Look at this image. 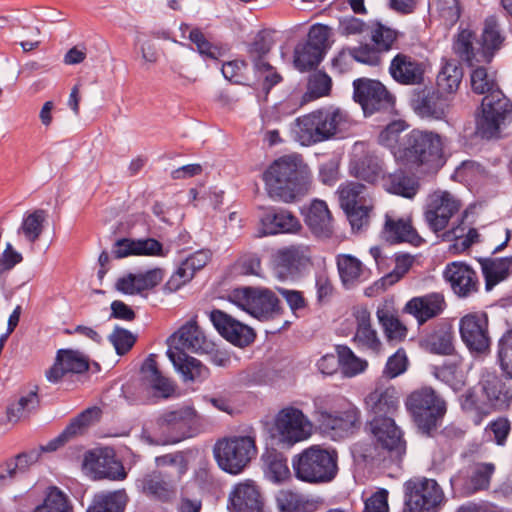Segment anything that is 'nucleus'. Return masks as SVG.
<instances>
[{
	"instance_id": "obj_62",
	"label": "nucleus",
	"mask_w": 512,
	"mask_h": 512,
	"mask_svg": "<svg viewBox=\"0 0 512 512\" xmlns=\"http://www.w3.org/2000/svg\"><path fill=\"white\" fill-rule=\"evenodd\" d=\"M497 359L501 370L512 379V329L507 330L498 340Z\"/></svg>"
},
{
	"instance_id": "obj_25",
	"label": "nucleus",
	"mask_w": 512,
	"mask_h": 512,
	"mask_svg": "<svg viewBox=\"0 0 512 512\" xmlns=\"http://www.w3.org/2000/svg\"><path fill=\"white\" fill-rule=\"evenodd\" d=\"M353 316L356 322V331L353 336L355 346L361 351L378 355L382 350V342L377 331L372 327L369 310L365 306H356L353 308Z\"/></svg>"
},
{
	"instance_id": "obj_4",
	"label": "nucleus",
	"mask_w": 512,
	"mask_h": 512,
	"mask_svg": "<svg viewBox=\"0 0 512 512\" xmlns=\"http://www.w3.org/2000/svg\"><path fill=\"white\" fill-rule=\"evenodd\" d=\"M394 152L395 161L424 174H436L445 164L442 136L432 130L412 129Z\"/></svg>"
},
{
	"instance_id": "obj_13",
	"label": "nucleus",
	"mask_w": 512,
	"mask_h": 512,
	"mask_svg": "<svg viewBox=\"0 0 512 512\" xmlns=\"http://www.w3.org/2000/svg\"><path fill=\"white\" fill-rule=\"evenodd\" d=\"M170 253L196 256L203 253V250L191 251V248L182 247L179 241H170L168 244H164L152 237L119 238L115 240L111 250L112 256H166Z\"/></svg>"
},
{
	"instance_id": "obj_15",
	"label": "nucleus",
	"mask_w": 512,
	"mask_h": 512,
	"mask_svg": "<svg viewBox=\"0 0 512 512\" xmlns=\"http://www.w3.org/2000/svg\"><path fill=\"white\" fill-rule=\"evenodd\" d=\"M331 29L322 23L313 24L303 43H298L294 49V66L300 72L317 68L330 49L329 37Z\"/></svg>"
},
{
	"instance_id": "obj_20",
	"label": "nucleus",
	"mask_w": 512,
	"mask_h": 512,
	"mask_svg": "<svg viewBox=\"0 0 512 512\" xmlns=\"http://www.w3.org/2000/svg\"><path fill=\"white\" fill-rule=\"evenodd\" d=\"M300 213L309 231L318 239L331 238L334 233L333 217L324 200L314 198L301 207Z\"/></svg>"
},
{
	"instance_id": "obj_32",
	"label": "nucleus",
	"mask_w": 512,
	"mask_h": 512,
	"mask_svg": "<svg viewBox=\"0 0 512 512\" xmlns=\"http://www.w3.org/2000/svg\"><path fill=\"white\" fill-rule=\"evenodd\" d=\"M389 73L401 85H420L424 81L425 65L410 55L398 53L391 60Z\"/></svg>"
},
{
	"instance_id": "obj_61",
	"label": "nucleus",
	"mask_w": 512,
	"mask_h": 512,
	"mask_svg": "<svg viewBox=\"0 0 512 512\" xmlns=\"http://www.w3.org/2000/svg\"><path fill=\"white\" fill-rule=\"evenodd\" d=\"M337 267L344 285L353 284L366 274V268L359 258H338Z\"/></svg>"
},
{
	"instance_id": "obj_49",
	"label": "nucleus",
	"mask_w": 512,
	"mask_h": 512,
	"mask_svg": "<svg viewBox=\"0 0 512 512\" xmlns=\"http://www.w3.org/2000/svg\"><path fill=\"white\" fill-rule=\"evenodd\" d=\"M39 402L36 387L35 390L28 392L26 395L21 396L16 402L8 405L6 410L8 421L16 423L29 417L31 413L38 409Z\"/></svg>"
},
{
	"instance_id": "obj_46",
	"label": "nucleus",
	"mask_w": 512,
	"mask_h": 512,
	"mask_svg": "<svg viewBox=\"0 0 512 512\" xmlns=\"http://www.w3.org/2000/svg\"><path fill=\"white\" fill-rule=\"evenodd\" d=\"M127 500L124 490L101 492L94 496L87 512H124Z\"/></svg>"
},
{
	"instance_id": "obj_6",
	"label": "nucleus",
	"mask_w": 512,
	"mask_h": 512,
	"mask_svg": "<svg viewBox=\"0 0 512 512\" xmlns=\"http://www.w3.org/2000/svg\"><path fill=\"white\" fill-rule=\"evenodd\" d=\"M314 416L322 434L342 440L360 428V410L341 396L320 395L314 398Z\"/></svg>"
},
{
	"instance_id": "obj_19",
	"label": "nucleus",
	"mask_w": 512,
	"mask_h": 512,
	"mask_svg": "<svg viewBox=\"0 0 512 512\" xmlns=\"http://www.w3.org/2000/svg\"><path fill=\"white\" fill-rule=\"evenodd\" d=\"M302 229L299 219L290 211L278 207L261 208L259 237L283 233H297Z\"/></svg>"
},
{
	"instance_id": "obj_14",
	"label": "nucleus",
	"mask_w": 512,
	"mask_h": 512,
	"mask_svg": "<svg viewBox=\"0 0 512 512\" xmlns=\"http://www.w3.org/2000/svg\"><path fill=\"white\" fill-rule=\"evenodd\" d=\"M353 99L365 117L377 112L391 113L395 108V96L377 79L357 78L353 81Z\"/></svg>"
},
{
	"instance_id": "obj_8",
	"label": "nucleus",
	"mask_w": 512,
	"mask_h": 512,
	"mask_svg": "<svg viewBox=\"0 0 512 512\" xmlns=\"http://www.w3.org/2000/svg\"><path fill=\"white\" fill-rule=\"evenodd\" d=\"M227 300L260 321L274 319L282 313L279 298L266 287L234 288L228 293Z\"/></svg>"
},
{
	"instance_id": "obj_18",
	"label": "nucleus",
	"mask_w": 512,
	"mask_h": 512,
	"mask_svg": "<svg viewBox=\"0 0 512 512\" xmlns=\"http://www.w3.org/2000/svg\"><path fill=\"white\" fill-rule=\"evenodd\" d=\"M274 430V436L278 443L283 447L290 448L311 436L312 423L301 410L286 407L278 412Z\"/></svg>"
},
{
	"instance_id": "obj_58",
	"label": "nucleus",
	"mask_w": 512,
	"mask_h": 512,
	"mask_svg": "<svg viewBox=\"0 0 512 512\" xmlns=\"http://www.w3.org/2000/svg\"><path fill=\"white\" fill-rule=\"evenodd\" d=\"M332 89V79L324 71H317L310 75L308 80V92L303 95L301 104L309 99H317L330 94Z\"/></svg>"
},
{
	"instance_id": "obj_26",
	"label": "nucleus",
	"mask_w": 512,
	"mask_h": 512,
	"mask_svg": "<svg viewBox=\"0 0 512 512\" xmlns=\"http://www.w3.org/2000/svg\"><path fill=\"white\" fill-rule=\"evenodd\" d=\"M443 274L452 291L459 298L470 297L479 289L476 272L464 262L455 261L448 264Z\"/></svg>"
},
{
	"instance_id": "obj_50",
	"label": "nucleus",
	"mask_w": 512,
	"mask_h": 512,
	"mask_svg": "<svg viewBox=\"0 0 512 512\" xmlns=\"http://www.w3.org/2000/svg\"><path fill=\"white\" fill-rule=\"evenodd\" d=\"M47 218V212L43 209H36L32 212H26L22 223L17 230L18 235H23L29 243H34L43 232L44 222Z\"/></svg>"
},
{
	"instance_id": "obj_21",
	"label": "nucleus",
	"mask_w": 512,
	"mask_h": 512,
	"mask_svg": "<svg viewBox=\"0 0 512 512\" xmlns=\"http://www.w3.org/2000/svg\"><path fill=\"white\" fill-rule=\"evenodd\" d=\"M370 429L377 443L386 449L392 457L400 458L406 451L402 431L391 417L372 418Z\"/></svg>"
},
{
	"instance_id": "obj_27",
	"label": "nucleus",
	"mask_w": 512,
	"mask_h": 512,
	"mask_svg": "<svg viewBox=\"0 0 512 512\" xmlns=\"http://www.w3.org/2000/svg\"><path fill=\"white\" fill-rule=\"evenodd\" d=\"M210 320L217 331L235 345H248L255 338V333L252 328L242 324L221 310H213L210 313Z\"/></svg>"
},
{
	"instance_id": "obj_44",
	"label": "nucleus",
	"mask_w": 512,
	"mask_h": 512,
	"mask_svg": "<svg viewBox=\"0 0 512 512\" xmlns=\"http://www.w3.org/2000/svg\"><path fill=\"white\" fill-rule=\"evenodd\" d=\"M206 265L204 258H185L171 275L164 286V290L175 292L188 283L197 270Z\"/></svg>"
},
{
	"instance_id": "obj_42",
	"label": "nucleus",
	"mask_w": 512,
	"mask_h": 512,
	"mask_svg": "<svg viewBox=\"0 0 512 512\" xmlns=\"http://www.w3.org/2000/svg\"><path fill=\"white\" fill-rule=\"evenodd\" d=\"M486 290H491L512 273V258H480Z\"/></svg>"
},
{
	"instance_id": "obj_22",
	"label": "nucleus",
	"mask_w": 512,
	"mask_h": 512,
	"mask_svg": "<svg viewBox=\"0 0 512 512\" xmlns=\"http://www.w3.org/2000/svg\"><path fill=\"white\" fill-rule=\"evenodd\" d=\"M179 481L168 473L153 471L139 478L136 481V486L141 493L150 499L169 502L177 495Z\"/></svg>"
},
{
	"instance_id": "obj_23",
	"label": "nucleus",
	"mask_w": 512,
	"mask_h": 512,
	"mask_svg": "<svg viewBox=\"0 0 512 512\" xmlns=\"http://www.w3.org/2000/svg\"><path fill=\"white\" fill-rule=\"evenodd\" d=\"M88 368L89 362L85 355L72 349H60L57 351L53 365L45 372V376L49 382L58 383L64 377L84 373Z\"/></svg>"
},
{
	"instance_id": "obj_48",
	"label": "nucleus",
	"mask_w": 512,
	"mask_h": 512,
	"mask_svg": "<svg viewBox=\"0 0 512 512\" xmlns=\"http://www.w3.org/2000/svg\"><path fill=\"white\" fill-rule=\"evenodd\" d=\"M381 165L377 158L372 156H363L352 160L349 164V173L351 176L373 184L378 181L381 173Z\"/></svg>"
},
{
	"instance_id": "obj_53",
	"label": "nucleus",
	"mask_w": 512,
	"mask_h": 512,
	"mask_svg": "<svg viewBox=\"0 0 512 512\" xmlns=\"http://www.w3.org/2000/svg\"><path fill=\"white\" fill-rule=\"evenodd\" d=\"M475 37V33L469 29H462L458 35L457 39L454 41L453 49L454 52L466 62L469 67H474L475 63H480L483 60L479 59L477 56L480 55L478 51L476 52L473 47V39Z\"/></svg>"
},
{
	"instance_id": "obj_3",
	"label": "nucleus",
	"mask_w": 512,
	"mask_h": 512,
	"mask_svg": "<svg viewBox=\"0 0 512 512\" xmlns=\"http://www.w3.org/2000/svg\"><path fill=\"white\" fill-rule=\"evenodd\" d=\"M308 165L299 154L274 160L263 173L268 196L274 201L293 203L308 194L312 183Z\"/></svg>"
},
{
	"instance_id": "obj_54",
	"label": "nucleus",
	"mask_w": 512,
	"mask_h": 512,
	"mask_svg": "<svg viewBox=\"0 0 512 512\" xmlns=\"http://www.w3.org/2000/svg\"><path fill=\"white\" fill-rule=\"evenodd\" d=\"M435 377L448 385L454 392L461 391L466 385V377L459 364L447 362L435 367Z\"/></svg>"
},
{
	"instance_id": "obj_29",
	"label": "nucleus",
	"mask_w": 512,
	"mask_h": 512,
	"mask_svg": "<svg viewBox=\"0 0 512 512\" xmlns=\"http://www.w3.org/2000/svg\"><path fill=\"white\" fill-rule=\"evenodd\" d=\"M231 512H266L260 491L251 480L240 482L229 494Z\"/></svg>"
},
{
	"instance_id": "obj_64",
	"label": "nucleus",
	"mask_w": 512,
	"mask_h": 512,
	"mask_svg": "<svg viewBox=\"0 0 512 512\" xmlns=\"http://www.w3.org/2000/svg\"><path fill=\"white\" fill-rule=\"evenodd\" d=\"M366 186L360 182L351 181L339 188V205L341 208L354 207L362 205L360 203L361 194Z\"/></svg>"
},
{
	"instance_id": "obj_57",
	"label": "nucleus",
	"mask_w": 512,
	"mask_h": 512,
	"mask_svg": "<svg viewBox=\"0 0 512 512\" xmlns=\"http://www.w3.org/2000/svg\"><path fill=\"white\" fill-rule=\"evenodd\" d=\"M73 508L67 496L56 487L49 491L41 505L35 507L34 512H72Z\"/></svg>"
},
{
	"instance_id": "obj_2",
	"label": "nucleus",
	"mask_w": 512,
	"mask_h": 512,
	"mask_svg": "<svg viewBox=\"0 0 512 512\" xmlns=\"http://www.w3.org/2000/svg\"><path fill=\"white\" fill-rule=\"evenodd\" d=\"M472 91L485 95L481 102V114L476 116L475 133L482 139L498 138L501 127L512 121V102L491 78L485 67H476L470 75Z\"/></svg>"
},
{
	"instance_id": "obj_51",
	"label": "nucleus",
	"mask_w": 512,
	"mask_h": 512,
	"mask_svg": "<svg viewBox=\"0 0 512 512\" xmlns=\"http://www.w3.org/2000/svg\"><path fill=\"white\" fill-rule=\"evenodd\" d=\"M280 512H311L314 505L304 495L283 489L276 496Z\"/></svg>"
},
{
	"instance_id": "obj_45",
	"label": "nucleus",
	"mask_w": 512,
	"mask_h": 512,
	"mask_svg": "<svg viewBox=\"0 0 512 512\" xmlns=\"http://www.w3.org/2000/svg\"><path fill=\"white\" fill-rule=\"evenodd\" d=\"M386 186V190L389 193L407 199L414 198L420 188L419 181L416 178L409 176L402 169H398L388 175L386 179Z\"/></svg>"
},
{
	"instance_id": "obj_40",
	"label": "nucleus",
	"mask_w": 512,
	"mask_h": 512,
	"mask_svg": "<svg viewBox=\"0 0 512 512\" xmlns=\"http://www.w3.org/2000/svg\"><path fill=\"white\" fill-rule=\"evenodd\" d=\"M309 258H272L274 276L281 281H295L310 271Z\"/></svg>"
},
{
	"instance_id": "obj_59",
	"label": "nucleus",
	"mask_w": 512,
	"mask_h": 512,
	"mask_svg": "<svg viewBox=\"0 0 512 512\" xmlns=\"http://www.w3.org/2000/svg\"><path fill=\"white\" fill-rule=\"evenodd\" d=\"M408 127V124L404 120H393L388 123L379 133L378 143L388 148L394 155V152L398 149L399 142L401 141L400 133Z\"/></svg>"
},
{
	"instance_id": "obj_43",
	"label": "nucleus",
	"mask_w": 512,
	"mask_h": 512,
	"mask_svg": "<svg viewBox=\"0 0 512 512\" xmlns=\"http://www.w3.org/2000/svg\"><path fill=\"white\" fill-rule=\"evenodd\" d=\"M503 41L504 37L500 33L496 17L489 16L485 20L481 35V47L478 49L482 60L490 63L494 57V52L500 49Z\"/></svg>"
},
{
	"instance_id": "obj_41",
	"label": "nucleus",
	"mask_w": 512,
	"mask_h": 512,
	"mask_svg": "<svg viewBox=\"0 0 512 512\" xmlns=\"http://www.w3.org/2000/svg\"><path fill=\"white\" fill-rule=\"evenodd\" d=\"M40 451L34 449L19 454L15 459L0 465V488L9 485L13 480L20 478L28 467L38 461Z\"/></svg>"
},
{
	"instance_id": "obj_37",
	"label": "nucleus",
	"mask_w": 512,
	"mask_h": 512,
	"mask_svg": "<svg viewBox=\"0 0 512 512\" xmlns=\"http://www.w3.org/2000/svg\"><path fill=\"white\" fill-rule=\"evenodd\" d=\"M162 279L163 272L159 268L145 273H128L117 279L115 288L125 295H137L154 288Z\"/></svg>"
},
{
	"instance_id": "obj_38",
	"label": "nucleus",
	"mask_w": 512,
	"mask_h": 512,
	"mask_svg": "<svg viewBox=\"0 0 512 512\" xmlns=\"http://www.w3.org/2000/svg\"><path fill=\"white\" fill-rule=\"evenodd\" d=\"M453 342L452 328L446 324H439L419 340V345L432 354L451 355L454 352Z\"/></svg>"
},
{
	"instance_id": "obj_30",
	"label": "nucleus",
	"mask_w": 512,
	"mask_h": 512,
	"mask_svg": "<svg viewBox=\"0 0 512 512\" xmlns=\"http://www.w3.org/2000/svg\"><path fill=\"white\" fill-rule=\"evenodd\" d=\"M155 358L154 354H150L143 362L140 371L141 383L154 396L168 399L175 394L176 386L173 381L160 372Z\"/></svg>"
},
{
	"instance_id": "obj_60",
	"label": "nucleus",
	"mask_w": 512,
	"mask_h": 512,
	"mask_svg": "<svg viewBox=\"0 0 512 512\" xmlns=\"http://www.w3.org/2000/svg\"><path fill=\"white\" fill-rule=\"evenodd\" d=\"M263 459L266 466V474L271 481L279 483L289 478L290 470L283 455L277 452H270Z\"/></svg>"
},
{
	"instance_id": "obj_17",
	"label": "nucleus",
	"mask_w": 512,
	"mask_h": 512,
	"mask_svg": "<svg viewBox=\"0 0 512 512\" xmlns=\"http://www.w3.org/2000/svg\"><path fill=\"white\" fill-rule=\"evenodd\" d=\"M195 419L196 411L190 406L165 411L156 420V426L163 435V439L153 441L147 437V440L150 444L156 445L178 443L192 436Z\"/></svg>"
},
{
	"instance_id": "obj_11",
	"label": "nucleus",
	"mask_w": 512,
	"mask_h": 512,
	"mask_svg": "<svg viewBox=\"0 0 512 512\" xmlns=\"http://www.w3.org/2000/svg\"><path fill=\"white\" fill-rule=\"evenodd\" d=\"M406 406L414 417L418 428L430 434L437 428L446 412L445 401L430 387H423L410 394Z\"/></svg>"
},
{
	"instance_id": "obj_34",
	"label": "nucleus",
	"mask_w": 512,
	"mask_h": 512,
	"mask_svg": "<svg viewBox=\"0 0 512 512\" xmlns=\"http://www.w3.org/2000/svg\"><path fill=\"white\" fill-rule=\"evenodd\" d=\"M84 468L93 479L124 480L127 475L121 462L103 453L90 452L86 455Z\"/></svg>"
},
{
	"instance_id": "obj_24",
	"label": "nucleus",
	"mask_w": 512,
	"mask_h": 512,
	"mask_svg": "<svg viewBox=\"0 0 512 512\" xmlns=\"http://www.w3.org/2000/svg\"><path fill=\"white\" fill-rule=\"evenodd\" d=\"M459 208L460 203L449 192L434 194L424 213L425 220L429 228L438 233L446 228L449 220L458 212Z\"/></svg>"
},
{
	"instance_id": "obj_10",
	"label": "nucleus",
	"mask_w": 512,
	"mask_h": 512,
	"mask_svg": "<svg viewBox=\"0 0 512 512\" xmlns=\"http://www.w3.org/2000/svg\"><path fill=\"white\" fill-rule=\"evenodd\" d=\"M219 467L230 474H238L256 455L255 439L251 436H233L218 440L213 449Z\"/></svg>"
},
{
	"instance_id": "obj_63",
	"label": "nucleus",
	"mask_w": 512,
	"mask_h": 512,
	"mask_svg": "<svg viewBox=\"0 0 512 512\" xmlns=\"http://www.w3.org/2000/svg\"><path fill=\"white\" fill-rule=\"evenodd\" d=\"M349 55L358 63L376 67L381 63V52L374 45L363 44L359 47H347Z\"/></svg>"
},
{
	"instance_id": "obj_16",
	"label": "nucleus",
	"mask_w": 512,
	"mask_h": 512,
	"mask_svg": "<svg viewBox=\"0 0 512 512\" xmlns=\"http://www.w3.org/2000/svg\"><path fill=\"white\" fill-rule=\"evenodd\" d=\"M460 338L474 357H485L490 353L491 337L489 320L483 311L470 312L459 320Z\"/></svg>"
},
{
	"instance_id": "obj_1",
	"label": "nucleus",
	"mask_w": 512,
	"mask_h": 512,
	"mask_svg": "<svg viewBox=\"0 0 512 512\" xmlns=\"http://www.w3.org/2000/svg\"><path fill=\"white\" fill-rule=\"evenodd\" d=\"M273 46L271 32L266 29L258 31L251 42L245 43L248 61L235 59L223 63V77L232 84L252 88L261 83V92L267 97L272 88L283 80L269 61Z\"/></svg>"
},
{
	"instance_id": "obj_36",
	"label": "nucleus",
	"mask_w": 512,
	"mask_h": 512,
	"mask_svg": "<svg viewBox=\"0 0 512 512\" xmlns=\"http://www.w3.org/2000/svg\"><path fill=\"white\" fill-rule=\"evenodd\" d=\"M365 404L373 418H392L399 407V394L392 386L376 387L367 395Z\"/></svg>"
},
{
	"instance_id": "obj_52",
	"label": "nucleus",
	"mask_w": 512,
	"mask_h": 512,
	"mask_svg": "<svg viewBox=\"0 0 512 512\" xmlns=\"http://www.w3.org/2000/svg\"><path fill=\"white\" fill-rule=\"evenodd\" d=\"M376 315L389 341L399 342L406 337V326L387 308H378Z\"/></svg>"
},
{
	"instance_id": "obj_12",
	"label": "nucleus",
	"mask_w": 512,
	"mask_h": 512,
	"mask_svg": "<svg viewBox=\"0 0 512 512\" xmlns=\"http://www.w3.org/2000/svg\"><path fill=\"white\" fill-rule=\"evenodd\" d=\"M444 502V492L434 479L415 477L404 484L402 512H438Z\"/></svg>"
},
{
	"instance_id": "obj_47",
	"label": "nucleus",
	"mask_w": 512,
	"mask_h": 512,
	"mask_svg": "<svg viewBox=\"0 0 512 512\" xmlns=\"http://www.w3.org/2000/svg\"><path fill=\"white\" fill-rule=\"evenodd\" d=\"M495 467L491 463H476L470 467L469 477L463 486V493L471 495L479 490L487 489Z\"/></svg>"
},
{
	"instance_id": "obj_33",
	"label": "nucleus",
	"mask_w": 512,
	"mask_h": 512,
	"mask_svg": "<svg viewBox=\"0 0 512 512\" xmlns=\"http://www.w3.org/2000/svg\"><path fill=\"white\" fill-rule=\"evenodd\" d=\"M445 308L446 302L443 294L433 292L410 299L406 303L404 311L412 315L421 326L428 320L439 316Z\"/></svg>"
},
{
	"instance_id": "obj_39",
	"label": "nucleus",
	"mask_w": 512,
	"mask_h": 512,
	"mask_svg": "<svg viewBox=\"0 0 512 512\" xmlns=\"http://www.w3.org/2000/svg\"><path fill=\"white\" fill-rule=\"evenodd\" d=\"M100 410L97 407L88 408L72 420L61 435L51 440L47 445L41 446L38 451L51 452L58 449L65 441L73 436L82 434L84 430L98 418Z\"/></svg>"
},
{
	"instance_id": "obj_55",
	"label": "nucleus",
	"mask_w": 512,
	"mask_h": 512,
	"mask_svg": "<svg viewBox=\"0 0 512 512\" xmlns=\"http://www.w3.org/2000/svg\"><path fill=\"white\" fill-rule=\"evenodd\" d=\"M463 78V69L456 61H448L437 75V85L447 93L457 91Z\"/></svg>"
},
{
	"instance_id": "obj_56",
	"label": "nucleus",
	"mask_w": 512,
	"mask_h": 512,
	"mask_svg": "<svg viewBox=\"0 0 512 512\" xmlns=\"http://www.w3.org/2000/svg\"><path fill=\"white\" fill-rule=\"evenodd\" d=\"M336 351L339 367L345 376L353 377L366 369L367 361L356 356L348 346L338 345Z\"/></svg>"
},
{
	"instance_id": "obj_35",
	"label": "nucleus",
	"mask_w": 512,
	"mask_h": 512,
	"mask_svg": "<svg viewBox=\"0 0 512 512\" xmlns=\"http://www.w3.org/2000/svg\"><path fill=\"white\" fill-rule=\"evenodd\" d=\"M380 236L389 245L407 242L412 246L419 247L425 243V240L418 234L410 222L405 221L403 218L394 220L388 215L385 217V223Z\"/></svg>"
},
{
	"instance_id": "obj_5",
	"label": "nucleus",
	"mask_w": 512,
	"mask_h": 512,
	"mask_svg": "<svg viewBox=\"0 0 512 512\" xmlns=\"http://www.w3.org/2000/svg\"><path fill=\"white\" fill-rule=\"evenodd\" d=\"M168 343L166 354L184 381L204 380L208 377V368L185 352L188 350L198 353L208 348L206 337L196 321L191 320L181 326L169 337Z\"/></svg>"
},
{
	"instance_id": "obj_9",
	"label": "nucleus",
	"mask_w": 512,
	"mask_h": 512,
	"mask_svg": "<svg viewBox=\"0 0 512 512\" xmlns=\"http://www.w3.org/2000/svg\"><path fill=\"white\" fill-rule=\"evenodd\" d=\"M346 118L347 114L340 109L314 111L297 119L299 136L307 144L329 140L342 132Z\"/></svg>"
},
{
	"instance_id": "obj_28",
	"label": "nucleus",
	"mask_w": 512,
	"mask_h": 512,
	"mask_svg": "<svg viewBox=\"0 0 512 512\" xmlns=\"http://www.w3.org/2000/svg\"><path fill=\"white\" fill-rule=\"evenodd\" d=\"M479 385L490 410H503L509 407L512 401V388L495 372L484 370Z\"/></svg>"
},
{
	"instance_id": "obj_31",
	"label": "nucleus",
	"mask_w": 512,
	"mask_h": 512,
	"mask_svg": "<svg viewBox=\"0 0 512 512\" xmlns=\"http://www.w3.org/2000/svg\"><path fill=\"white\" fill-rule=\"evenodd\" d=\"M411 106L422 118L442 120L446 117L448 104L446 99L438 92L427 87L414 92Z\"/></svg>"
},
{
	"instance_id": "obj_7",
	"label": "nucleus",
	"mask_w": 512,
	"mask_h": 512,
	"mask_svg": "<svg viewBox=\"0 0 512 512\" xmlns=\"http://www.w3.org/2000/svg\"><path fill=\"white\" fill-rule=\"evenodd\" d=\"M295 477L309 484H325L338 473V453L332 448L312 445L292 459Z\"/></svg>"
}]
</instances>
